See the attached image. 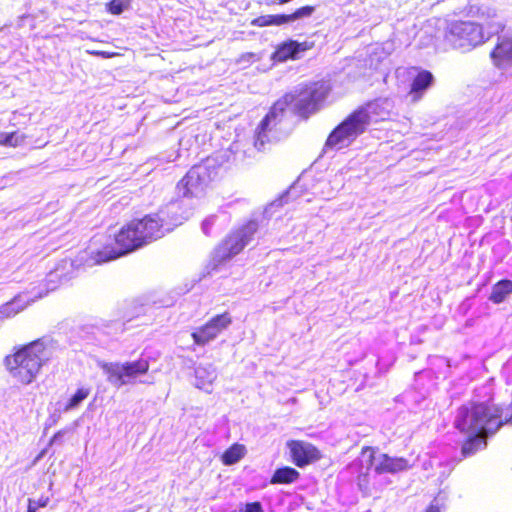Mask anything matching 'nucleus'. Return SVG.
Returning a JSON list of instances; mask_svg holds the SVG:
<instances>
[{"label": "nucleus", "instance_id": "obj_34", "mask_svg": "<svg viewBox=\"0 0 512 512\" xmlns=\"http://www.w3.org/2000/svg\"><path fill=\"white\" fill-rule=\"evenodd\" d=\"M507 422L512 423V414L507 418Z\"/></svg>", "mask_w": 512, "mask_h": 512}, {"label": "nucleus", "instance_id": "obj_31", "mask_svg": "<svg viewBox=\"0 0 512 512\" xmlns=\"http://www.w3.org/2000/svg\"><path fill=\"white\" fill-rule=\"evenodd\" d=\"M37 506H35L32 499H28L27 512H36Z\"/></svg>", "mask_w": 512, "mask_h": 512}, {"label": "nucleus", "instance_id": "obj_16", "mask_svg": "<svg viewBox=\"0 0 512 512\" xmlns=\"http://www.w3.org/2000/svg\"><path fill=\"white\" fill-rule=\"evenodd\" d=\"M307 48L308 47L305 42L298 43L294 40H288L278 45L275 52L273 53L272 58L279 62H284L288 59H296L298 54L307 50Z\"/></svg>", "mask_w": 512, "mask_h": 512}, {"label": "nucleus", "instance_id": "obj_29", "mask_svg": "<svg viewBox=\"0 0 512 512\" xmlns=\"http://www.w3.org/2000/svg\"><path fill=\"white\" fill-rule=\"evenodd\" d=\"M375 448L374 447H371V446H364L362 447L361 449V454H366V453H369V458H370V462H372L375 458Z\"/></svg>", "mask_w": 512, "mask_h": 512}, {"label": "nucleus", "instance_id": "obj_17", "mask_svg": "<svg viewBox=\"0 0 512 512\" xmlns=\"http://www.w3.org/2000/svg\"><path fill=\"white\" fill-rule=\"evenodd\" d=\"M433 82V74L428 70L422 69L413 78L409 93L413 96L414 100H419Z\"/></svg>", "mask_w": 512, "mask_h": 512}, {"label": "nucleus", "instance_id": "obj_8", "mask_svg": "<svg viewBox=\"0 0 512 512\" xmlns=\"http://www.w3.org/2000/svg\"><path fill=\"white\" fill-rule=\"evenodd\" d=\"M184 219L185 217L179 215L177 209L172 205L160 213L147 214L142 218L132 220L137 228L139 239L142 245L145 246L164 235L163 227L165 224L178 226Z\"/></svg>", "mask_w": 512, "mask_h": 512}, {"label": "nucleus", "instance_id": "obj_35", "mask_svg": "<svg viewBox=\"0 0 512 512\" xmlns=\"http://www.w3.org/2000/svg\"><path fill=\"white\" fill-rule=\"evenodd\" d=\"M55 437H56V435L50 440L49 445H52Z\"/></svg>", "mask_w": 512, "mask_h": 512}, {"label": "nucleus", "instance_id": "obj_28", "mask_svg": "<svg viewBox=\"0 0 512 512\" xmlns=\"http://www.w3.org/2000/svg\"><path fill=\"white\" fill-rule=\"evenodd\" d=\"M91 53L95 56H99L102 58H113L120 55L118 52H108L103 50H96Z\"/></svg>", "mask_w": 512, "mask_h": 512}, {"label": "nucleus", "instance_id": "obj_14", "mask_svg": "<svg viewBox=\"0 0 512 512\" xmlns=\"http://www.w3.org/2000/svg\"><path fill=\"white\" fill-rule=\"evenodd\" d=\"M495 67L504 69L512 66V38H500L490 52Z\"/></svg>", "mask_w": 512, "mask_h": 512}, {"label": "nucleus", "instance_id": "obj_5", "mask_svg": "<svg viewBox=\"0 0 512 512\" xmlns=\"http://www.w3.org/2000/svg\"><path fill=\"white\" fill-rule=\"evenodd\" d=\"M373 101H368L351 111L327 136L325 147L341 149L350 145L363 134L371 123L369 108Z\"/></svg>", "mask_w": 512, "mask_h": 512}, {"label": "nucleus", "instance_id": "obj_1", "mask_svg": "<svg viewBox=\"0 0 512 512\" xmlns=\"http://www.w3.org/2000/svg\"><path fill=\"white\" fill-rule=\"evenodd\" d=\"M49 357L47 346L41 339L14 347L4 357L3 363L9 375L21 385L33 383Z\"/></svg>", "mask_w": 512, "mask_h": 512}, {"label": "nucleus", "instance_id": "obj_6", "mask_svg": "<svg viewBox=\"0 0 512 512\" xmlns=\"http://www.w3.org/2000/svg\"><path fill=\"white\" fill-rule=\"evenodd\" d=\"M218 179V166L203 161L191 167L178 181L176 189L185 198L202 196Z\"/></svg>", "mask_w": 512, "mask_h": 512}, {"label": "nucleus", "instance_id": "obj_30", "mask_svg": "<svg viewBox=\"0 0 512 512\" xmlns=\"http://www.w3.org/2000/svg\"><path fill=\"white\" fill-rule=\"evenodd\" d=\"M424 512H440V507L436 504H430L426 507Z\"/></svg>", "mask_w": 512, "mask_h": 512}, {"label": "nucleus", "instance_id": "obj_3", "mask_svg": "<svg viewBox=\"0 0 512 512\" xmlns=\"http://www.w3.org/2000/svg\"><path fill=\"white\" fill-rule=\"evenodd\" d=\"M489 29V33L498 34L505 28L498 20L495 10L488 11L482 24L471 21L456 20L448 24L444 32L445 41L455 49L464 52L471 51L476 46L485 42L488 37L483 32V27Z\"/></svg>", "mask_w": 512, "mask_h": 512}, {"label": "nucleus", "instance_id": "obj_12", "mask_svg": "<svg viewBox=\"0 0 512 512\" xmlns=\"http://www.w3.org/2000/svg\"><path fill=\"white\" fill-rule=\"evenodd\" d=\"M292 463L299 467H306L322 458L321 451L312 443L303 440H289L286 443Z\"/></svg>", "mask_w": 512, "mask_h": 512}, {"label": "nucleus", "instance_id": "obj_23", "mask_svg": "<svg viewBox=\"0 0 512 512\" xmlns=\"http://www.w3.org/2000/svg\"><path fill=\"white\" fill-rule=\"evenodd\" d=\"M90 393L91 389L88 387L78 388L64 404L63 411L67 412L78 408L80 404L89 397Z\"/></svg>", "mask_w": 512, "mask_h": 512}, {"label": "nucleus", "instance_id": "obj_9", "mask_svg": "<svg viewBox=\"0 0 512 512\" xmlns=\"http://www.w3.org/2000/svg\"><path fill=\"white\" fill-rule=\"evenodd\" d=\"M256 231L257 224L255 222H249L227 234L215 248L211 269L217 270L220 264L241 253Z\"/></svg>", "mask_w": 512, "mask_h": 512}, {"label": "nucleus", "instance_id": "obj_25", "mask_svg": "<svg viewBox=\"0 0 512 512\" xmlns=\"http://www.w3.org/2000/svg\"><path fill=\"white\" fill-rule=\"evenodd\" d=\"M130 3L131 0H111L105 6L108 13L120 15L130 6Z\"/></svg>", "mask_w": 512, "mask_h": 512}, {"label": "nucleus", "instance_id": "obj_32", "mask_svg": "<svg viewBox=\"0 0 512 512\" xmlns=\"http://www.w3.org/2000/svg\"><path fill=\"white\" fill-rule=\"evenodd\" d=\"M48 503V498L39 499L37 502H34L35 506L38 508L45 507Z\"/></svg>", "mask_w": 512, "mask_h": 512}, {"label": "nucleus", "instance_id": "obj_33", "mask_svg": "<svg viewBox=\"0 0 512 512\" xmlns=\"http://www.w3.org/2000/svg\"><path fill=\"white\" fill-rule=\"evenodd\" d=\"M47 452V449H43L41 450L38 455L35 457L34 461H33V464H35L36 462H38L41 458L44 457V455L46 454Z\"/></svg>", "mask_w": 512, "mask_h": 512}, {"label": "nucleus", "instance_id": "obj_10", "mask_svg": "<svg viewBox=\"0 0 512 512\" xmlns=\"http://www.w3.org/2000/svg\"><path fill=\"white\" fill-rule=\"evenodd\" d=\"M101 369L106 375L109 383L116 387H121L132 383L136 378L144 376L149 372L150 362L148 359L139 358L135 361L104 362Z\"/></svg>", "mask_w": 512, "mask_h": 512}, {"label": "nucleus", "instance_id": "obj_22", "mask_svg": "<svg viewBox=\"0 0 512 512\" xmlns=\"http://www.w3.org/2000/svg\"><path fill=\"white\" fill-rule=\"evenodd\" d=\"M286 23V14L261 15L251 20V25L255 27L281 26Z\"/></svg>", "mask_w": 512, "mask_h": 512}, {"label": "nucleus", "instance_id": "obj_21", "mask_svg": "<svg viewBox=\"0 0 512 512\" xmlns=\"http://www.w3.org/2000/svg\"><path fill=\"white\" fill-rule=\"evenodd\" d=\"M245 455V447L242 444L234 443L227 448L222 456L221 461L225 465H233L241 460Z\"/></svg>", "mask_w": 512, "mask_h": 512}, {"label": "nucleus", "instance_id": "obj_26", "mask_svg": "<svg viewBox=\"0 0 512 512\" xmlns=\"http://www.w3.org/2000/svg\"><path fill=\"white\" fill-rule=\"evenodd\" d=\"M315 11V7L312 5H305L297 8L293 13L286 14L287 23L295 21L300 18L310 17Z\"/></svg>", "mask_w": 512, "mask_h": 512}, {"label": "nucleus", "instance_id": "obj_18", "mask_svg": "<svg viewBox=\"0 0 512 512\" xmlns=\"http://www.w3.org/2000/svg\"><path fill=\"white\" fill-rule=\"evenodd\" d=\"M300 478V473L293 467L283 466L277 468L273 475L270 478V484L279 485V484H291L297 481Z\"/></svg>", "mask_w": 512, "mask_h": 512}, {"label": "nucleus", "instance_id": "obj_4", "mask_svg": "<svg viewBox=\"0 0 512 512\" xmlns=\"http://www.w3.org/2000/svg\"><path fill=\"white\" fill-rule=\"evenodd\" d=\"M329 90V86L323 81H312L302 84L294 91L285 93L274 103L282 114L287 110H292L299 117L308 119L321 108Z\"/></svg>", "mask_w": 512, "mask_h": 512}, {"label": "nucleus", "instance_id": "obj_24", "mask_svg": "<svg viewBox=\"0 0 512 512\" xmlns=\"http://www.w3.org/2000/svg\"><path fill=\"white\" fill-rule=\"evenodd\" d=\"M24 140L25 136L16 131L0 134V146L16 148L21 145Z\"/></svg>", "mask_w": 512, "mask_h": 512}, {"label": "nucleus", "instance_id": "obj_2", "mask_svg": "<svg viewBox=\"0 0 512 512\" xmlns=\"http://www.w3.org/2000/svg\"><path fill=\"white\" fill-rule=\"evenodd\" d=\"M503 409L491 402L469 401L458 408L454 426L461 433L475 432L487 435L489 427L493 432L507 424V418L502 419Z\"/></svg>", "mask_w": 512, "mask_h": 512}, {"label": "nucleus", "instance_id": "obj_7", "mask_svg": "<svg viewBox=\"0 0 512 512\" xmlns=\"http://www.w3.org/2000/svg\"><path fill=\"white\" fill-rule=\"evenodd\" d=\"M141 247L143 245L139 239L137 228L133 220H130L114 234L111 242L106 243L95 252L94 258L96 262L104 263L127 255Z\"/></svg>", "mask_w": 512, "mask_h": 512}, {"label": "nucleus", "instance_id": "obj_27", "mask_svg": "<svg viewBox=\"0 0 512 512\" xmlns=\"http://www.w3.org/2000/svg\"><path fill=\"white\" fill-rule=\"evenodd\" d=\"M239 512H263L262 505L259 501L246 503Z\"/></svg>", "mask_w": 512, "mask_h": 512}, {"label": "nucleus", "instance_id": "obj_20", "mask_svg": "<svg viewBox=\"0 0 512 512\" xmlns=\"http://www.w3.org/2000/svg\"><path fill=\"white\" fill-rule=\"evenodd\" d=\"M468 437L462 443V454L467 456L474 453L481 444L486 445V437L487 435H478L475 432L467 433Z\"/></svg>", "mask_w": 512, "mask_h": 512}, {"label": "nucleus", "instance_id": "obj_15", "mask_svg": "<svg viewBox=\"0 0 512 512\" xmlns=\"http://www.w3.org/2000/svg\"><path fill=\"white\" fill-rule=\"evenodd\" d=\"M411 467L404 457H394L387 453L380 455L379 462L374 470L377 474H396L408 470Z\"/></svg>", "mask_w": 512, "mask_h": 512}, {"label": "nucleus", "instance_id": "obj_11", "mask_svg": "<svg viewBox=\"0 0 512 512\" xmlns=\"http://www.w3.org/2000/svg\"><path fill=\"white\" fill-rule=\"evenodd\" d=\"M232 324V317L228 311L217 314L206 323L197 327L191 334L194 343L204 346L218 337Z\"/></svg>", "mask_w": 512, "mask_h": 512}, {"label": "nucleus", "instance_id": "obj_19", "mask_svg": "<svg viewBox=\"0 0 512 512\" xmlns=\"http://www.w3.org/2000/svg\"><path fill=\"white\" fill-rule=\"evenodd\" d=\"M512 294V280L501 279L491 289L489 300L494 304L504 302Z\"/></svg>", "mask_w": 512, "mask_h": 512}, {"label": "nucleus", "instance_id": "obj_13", "mask_svg": "<svg viewBox=\"0 0 512 512\" xmlns=\"http://www.w3.org/2000/svg\"><path fill=\"white\" fill-rule=\"evenodd\" d=\"M282 115V112H280L275 103H273L255 129L253 145L257 150H264L265 145L270 142L269 132L278 124L279 117Z\"/></svg>", "mask_w": 512, "mask_h": 512}]
</instances>
